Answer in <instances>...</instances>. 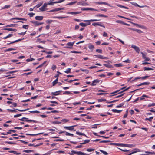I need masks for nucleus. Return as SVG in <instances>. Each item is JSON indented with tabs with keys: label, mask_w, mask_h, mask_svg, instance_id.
<instances>
[{
	"label": "nucleus",
	"mask_w": 155,
	"mask_h": 155,
	"mask_svg": "<svg viewBox=\"0 0 155 155\" xmlns=\"http://www.w3.org/2000/svg\"><path fill=\"white\" fill-rule=\"evenodd\" d=\"M153 70V69L151 68L144 67V71L151 70Z\"/></svg>",
	"instance_id": "39"
},
{
	"label": "nucleus",
	"mask_w": 155,
	"mask_h": 155,
	"mask_svg": "<svg viewBox=\"0 0 155 155\" xmlns=\"http://www.w3.org/2000/svg\"><path fill=\"white\" fill-rule=\"evenodd\" d=\"M112 111L114 112L120 113L122 111V110H118L117 109H112Z\"/></svg>",
	"instance_id": "33"
},
{
	"label": "nucleus",
	"mask_w": 155,
	"mask_h": 155,
	"mask_svg": "<svg viewBox=\"0 0 155 155\" xmlns=\"http://www.w3.org/2000/svg\"><path fill=\"white\" fill-rule=\"evenodd\" d=\"M80 151H76L74 150H72L71 151V152L72 153H73L74 154H77L78 155H80Z\"/></svg>",
	"instance_id": "32"
},
{
	"label": "nucleus",
	"mask_w": 155,
	"mask_h": 155,
	"mask_svg": "<svg viewBox=\"0 0 155 155\" xmlns=\"http://www.w3.org/2000/svg\"><path fill=\"white\" fill-rule=\"evenodd\" d=\"M63 94H71V93L69 91H66L64 92L63 93Z\"/></svg>",
	"instance_id": "63"
},
{
	"label": "nucleus",
	"mask_w": 155,
	"mask_h": 155,
	"mask_svg": "<svg viewBox=\"0 0 155 155\" xmlns=\"http://www.w3.org/2000/svg\"><path fill=\"white\" fill-rule=\"evenodd\" d=\"M131 47L132 48L134 49L138 53H139L140 50L138 47L134 45H132Z\"/></svg>",
	"instance_id": "6"
},
{
	"label": "nucleus",
	"mask_w": 155,
	"mask_h": 155,
	"mask_svg": "<svg viewBox=\"0 0 155 155\" xmlns=\"http://www.w3.org/2000/svg\"><path fill=\"white\" fill-rule=\"evenodd\" d=\"M92 25L94 26H96L97 25L100 26L105 28V26L103 25V24L100 23H94L92 24Z\"/></svg>",
	"instance_id": "10"
},
{
	"label": "nucleus",
	"mask_w": 155,
	"mask_h": 155,
	"mask_svg": "<svg viewBox=\"0 0 155 155\" xmlns=\"http://www.w3.org/2000/svg\"><path fill=\"white\" fill-rule=\"evenodd\" d=\"M99 20H100L91 19L90 20H84L83 21L84 22H87V23H85L86 25V26H87L88 25H90L91 23L90 22L96 21Z\"/></svg>",
	"instance_id": "2"
},
{
	"label": "nucleus",
	"mask_w": 155,
	"mask_h": 155,
	"mask_svg": "<svg viewBox=\"0 0 155 155\" xmlns=\"http://www.w3.org/2000/svg\"><path fill=\"white\" fill-rule=\"evenodd\" d=\"M74 42H69L67 44V45L70 46H72L74 44Z\"/></svg>",
	"instance_id": "48"
},
{
	"label": "nucleus",
	"mask_w": 155,
	"mask_h": 155,
	"mask_svg": "<svg viewBox=\"0 0 155 155\" xmlns=\"http://www.w3.org/2000/svg\"><path fill=\"white\" fill-rule=\"evenodd\" d=\"M140 150L137 148H135L134 150L131 153H130V154H128L127 155H131V154L134 153H137L138 152H140Z\"/></svg>",
	"instance_id": "9"
},
{
	"label": "nucleus",
	"mask_w": 155,
	"mask_h": 155,
	"mask_svg": "<svg viewBox=\"0 0 155 155\" xmlns=\"http://www.w3.org/2000/svg\"><path fill=\"white\" fill-rule=\"evenodd\" d=\"M94 56L101 59H104L107 58L106 57H103V56L100 55H94Z\"/></svg>",
	"instance_id": "19"
},
{
	"label": "nucleus",
	"mask_w": 155,
	"mask_h": 155,
	"mask_svg": "<svg viewBox=\"0 0 155 155\" xmlns=\"http://www.w3.org/2000/svg\"><path fill=\"white\" fill-rule=\"evenodd\" d=\"M95 16L97 17H103L105 18H107V16L103 14H102L96 15Z\"/></svg>",
	"instance_id": "29"
},
{
	"label": "nucleus",
	"mask_w": 155,
	"mask_h": 155,
	"mask_svg": "<svg viewBox=\"0 0 155 155\" xmlns=\"http://www.w3.org/2000/svg\"><path fill=\"white\" fill-rule=\"evenodd\" d=\"M35 13L31 12V13H29L28 14V15L30 17H32L35 15Z\"/></svg>",
	"instance_id": "62"
},
{
	"label": "nucleus",
	"mask_w": 155,
	"mask_h": 155,
	"mask_svg": "<svg viewBox=\"0 0 155 155\" xmlns=\"http://www.w3.org/2000/svg\"><path fill=\"white\" fill-rule=\"evenodd\" d=\"M42 144V143H40V144H38V145H34V144H30L28 145V146H33L34 147H36L38 146L39 145H41Z\"/></svg>",
	"instance_id": "51"
},
{
	"label": "nucleus",
	"mask_w": 155,
	"mask_h": 155,
	"mask_svg": "<svg viewBox=\"0 0 155 155\" xmlns=\"http://www.w3.org/2000/svg\"><path fill=\"white\" fill-rule=\"evenodd\" d=\"M76 125H74L71 126H64V128L66 129L69 130L70 131L73 130L74 131H75V130H74V127H76Z\"/></svg>",
	"instance_id": "4"
},
{
	"label": "nucleus",
	"mask_w": 155,
	"mask_h": 155,
	"mask_svg": "<svg viewBox=\"0 0 155 155\" xmlns=\"http://www.w3.org/2000/svg\"><path fill=\"white\" fill-rule=\"evenodd\" d=\"M110 145H116V146H121L123 147V144L118 143H112L110 144Z\"/></svg>",
	"instance_id": "28"
},
{
	"label": "nucleus",
	"mask_w": 155,
	"mask_h": 155,
	"mask_svg": "<svg viewBox=\"0 0 155 155\" xmlns=\"http://www.w3.org/2000/svg\"><path fill=\"white\" fill-rule=\"evenodd\" d=\"M134 146L133 145L127 144H123V147H134Z\"/></svg>",
	"instance_id": "35"
},
{
	"label": "nucleus",
	"mask_w": 155,
	"mask_h": 155,
	"mask_svg": "<svg viewBox=\"0 0 155 155\" xmlns=\"http://www.w3.org/2000/svg\"><path fill=\"white\" fill-rule=\"evenodd\" d=\"M94 149L88 148L87 149V151L88 152H91L94 150Z\"/></svg>",
	"instance_id": "59"
},
{
	"label": "nucleus",
	"mask_w": 155,
	"mask_h": 155,
	"mask_svg": "<svg viewBox=\"0 0 155 155\" xmlns=\"http://www.w3.org/2000/svg\"><path fill=\"white\" fill-rule=\"evenodd\" d=\"M65 135L66 136H74V134H73L70 133L66 131L65 132Z\"/></svg>",
	"instance_id": "45"
},
{
	"label": "nucleus",
	"mask_w": 155,
	"mask_h": 155,
	"mask_svg": "<svg viewBox=\"0 0 155 155\" xmlns=\"http://www.w3.org/2000/svg\"><path fill=\"white\" fill-rule=\"evenodd\" d=\"M62 92V91H58L55 92H52L51 94L52 95L54 96H56L59 94V93Z\"/></svg>",
	"instance_id": "13"
},
{
	"label": "nucleus",
	"mask_w": 155,
	"mask_h": 155,
	"mask_svg": "<svg viewBox=\"0 0 155 155\" xmlns=\"http://www.w3.org/2000/svg\"><path fill=\"white\" fill-rule=\"evenodd\" d=\"M34 150H24L23 151V152L27 153H29L31 152H34Z\"/></svg>",
	"instance_id": "36"
},
{
	"label": "nucleus",
	"mask_w": 155,
	"mask_h": 155,
	"mask_svg": "<svg viewBox=\"0 0 155 155\" xmlns=\"http://www.w3.org/2000/svg\"><path fill=\"white\" fill-rule=\"evenodd\" d=\"M16 25L15 24H11L6 26V27H15Z\"/></svg>",
	"instance_id": "40"
},
{
	"label": "nucleus",
	"mask_w": 155,
	"mask_h": 155,
	"mask_svg": "<svg viewBox=\"0 0 155 155\" xmlns=\"http://www.w3.org/2000/svg\"><path fill=\"white\" fill-rule=\"evenodd\" d=\"M5 142L6 143H7V144H16V143L15 142H9V141H5Z\"/></svg>",
	"instance_id": "53"
},
{
	"label": "nucleus",
	"mask_w": 155,
	"mask_h": 155,
	"mask_svg": "<svg viewBox=\"0 0 155 155\" xmlns=\"http://www.w3.org/2000/svg\"><path fill=\"white\" fill-rule=\"evenodd\" d=\"M150 84V83L148 82H145L142 83H141L140 84L137 85V86L139 87L140 86H142V85H148Z\"/></svg>",
	"instance_id": "18"
},
{
	"label": "nucleus",
	"mask_w": 155,
	"mask_h": 155,
	"mask_svg": "<svg viewBox=\"0 0 155 155\" xmlns=\"http://www.w3.org/2000/svg\"><path fill=\"white\" fill-rule=\"evenodd\" d=\"M23 39V38L18 39V40H15V41H14L11 42H10V43H7V44L8 45H10V44H13V43H15V42H18V41H20L22 40Z\"/></svg>",
	"instance_id": "25"
},
{
	"label": "nucleus",
	"mask_w": 155,
	"mask_h": 155,
	"mask_svg": "<svg viewBox=\"0 0 155 155\" xmlns=\"http://www.w3.org/2000/svg\"><path fill=\"white\" fill-rule=\"evenodd\" d=\"M29 110V108H28L27 109H25V110H19V109H17L16 110H11V109H7V110L8 111L11 112H16V110H18L19 111L22 112V111H26L27 110Z\"/></svg>",
	"instance_id": "3"
},
{
	"label": "nucleus",
	"mask_w": 155,
	"mask_h": 155,
	"mask_svg": "<svg viewBox=\"0 0 155 155\" xmlns=\"http://www.w3.org/2000/svg\"><path fill=\"white\" fill-rule=\"evenodd\" d=\"M16 50V49L15 48H8V49L5 50V51L7 52V51H11L12 50Z\"/></svg>",
	"instance_id": "46"
},
{
	"label": "nucleus",
	"mask_w": 155,
	"mask_h": 155,
	"mask_svg": "<svg viewBox=\"0 0 155 155\" xmlns=\"http://www.w3.org/2000/svg\"><path fill=\"white\" fill-rule=\"evenodd\" d=\"M4 29L10 31H13L14 32H16L17 31V29H13L12 28H5Z\"/></svg>",
	"instance_id": "24"
},
{
	"label": "nucleus",
	"mask_w": 155,
	"mask_h": 155,
	"mask_svg": "<svg viewBox=\"0 0 155 155\" xmlns=\"http://www.w3.org/2000/svg\"><path fill=\"white\" fill-rule=\"evenodd\" d=\"M80 70L82 71L85 72L86 74H87L89 73V71L86 69H83L81 68L80 69Z\"/></svg>",
	"instance_id": "34"
},
{
	"label": "nucleus",
	"mask_w": 155,
	"mask_h": 155,
	"mask_svg": "<svg viewBox=\"0 0 155 155\" xmlns=\"http://www.w3.org/2000/svg\"><path fill=\"white\" fill-rule=\"evenodd\" d=\"M11 7L10 5H5L4 6L2 7V9H8L9 8Z\"/></svg>",
	"instance_id": "37"
},
{
	"label": "nucleus",
	"mask_w": 155,
	"mask_h": 155,
	"mask_svg": "<svg viewBox=\"0 0 155 155\" xmlns=\"http://www.w3.org/2000/svg\"><path fill=\"white\" fill-rule=\"evenodd\" d=\"M32 22L36 26L39 25V21H32Z\"/></svg>",
	"instance_id": "38"
},
{
	"label": "nucleus",
	"mask_w": 155,
	"mask_h": 155,
	"mask_svg": "<svg viewBox=\"0 0 155 155\" xmlns=\"http://www.w3.org/2000/svg\"><path fill=\"white\" fill-rule=\"evenodd\" d=\"M11 131H12L13 132L15 133L16 132V131L14 130H9L8 131L6 134L4 133H2L1 134L5 135H7L8 134H11Z\"/></svg>",
	"instance_id": "11"
},
{
	"label": "nucleus",
	"mask_w": 155,
	"mask_h": 155,
	"mask_svg": "<svg viewBox=\"0 0 155 155\" xmlns=\"http://www.w3.org/2000/svg\"><path fill=\"white\" fill-rule=\"evenodd\" d=\"M58 83V78H57L54 81L52 82L53 86L55 85L56 84Z\"/></svg>",
	"instance_id": "30"
},
{
	"label": "nucleus",
	"mask_w": 155,
	"mask_h": 155,
	"mask_svg": "<svg viewBox=\"0 0 155 155\" xmlns=\"http://www.w3.org/2000/svg\"><path fill=\"white\" fill-rule=\"evenodd\" d=\"M115 5L121 8H123L127 9H129V8L127 7L121 5L119 4H116Z\"/></svg>",
	"instance_id": "15"
},
{
	"label": "nucleus",
	"mask_w": 155,
	"mask_h": 155,
	"mask_svg": "<svg viewBox=\"0 0 155 155\" xmlns=\"http://www.w3.org/2000/svg\"><path fill=\"white\" fill-rule=\"evenodd\" d=\"M130 3L132 5H134L135 6H137V7L139 6V5L137 4L136 3L130 2Z\"/></svg>",
	"instance_id": "57"
},
{
	"label": "nucleus",
	"mask_w": 155,
	"mask_h": 155,
	"mask_svg": "<svg viewBox=\"0 0 155 155\" xmlns=\"http://www.w3.org/2000/svg\"><path fill=\"white\" fill-rule=\"evenodd\" d=\"M43 133H38L37 134H25L27 135H30V136H36L39 135L41 134H43Z\"/></svg>",
	"instance_id": "26"
},
{
	"label": "nucleus",
	"mask_w": 155,
	"mask_h": 155,
	"mask_svg": "<svg viewBox=\"0 0 155 155\" xmlns=\"http://www.w3.org/2000/svg\"><path fill=\"white\" fill-rule=\"evenodd\" d=\"M47 4L45 3L43 6L41 8H39L40 10L41 11H44L47 10Z\"/></svg>",
	"instance_id": "5"
},
{
	"label": "nucleus",
	"mask_w": 155,
	"mask_h": 155,
	"mask_svg": "<svg viewBox=\"0 0 155 155\" xmlns=\"http://www.w3.org/2000/svg\"><path fill=\"white\" fill-rule=\"evenodd\" d=\"M153 117H151L149 118H146L145 119L146 120H148L149 121H151L152 119L153 118Z\"/></svg>",
	"instance_id": "44"
},
{
	"label": "nucleus",
	"mask_w": 155,
	"mask_h": 155,
	"mask_svg": "<svg viewBox=\"0 0 155 155\" xmlns=\"http://www.w3.org/2000/svg\"><path fill=\"white\" fill-rule=\"evenodd\" d=\"M77 2L76 1H75V2H71L70 3H69L68 4H67V5H73L74 4H75V3H76Z\"/></svg>",
	"instance_id": "56"
},
{
	"label": "nucleus",
	"mask_w": 155,
	"mask_h": 155,
	"mask_svg": "<svg viewBox=\"0 0 155 155\" xmlns=\"http://www.w3.org/2000/svg\"><path fill=\"white\" fill-rule=\"evenodd\" d=\"M35 19L37 20L41 21L43 18V16H36L35 17Z\"/></svg>",
	"instance_id": "20"
},
{
	"label": "nucleus",
	"mask_w": 155,
	"mask_h": 155,
	"mask_svg": "<svg viewBox=\"0 0 155 155\" xmlns=\"http://www.w3.org/2000/svg\"><path fill=\"white\" fill-rule=\"evenodd\" d=\"M124 105V103H122L119 104V105L116 106V108H120L121 107Z\"/></svg>",
	"instance_id": "42"
},
{
	"label": "nucleus",
	"mask_w": 155,
	"mask_h": 155,
	"mask_svg": "<svg viewBox=\"0 0 155 155\" xmlns=\"http://www.w3.org/2000/svg\"><path fill=\"white\" fill-rule=\"evenodd\" d=\"M145 152L147 153L146 155H149V154L153 155L155 154V153L154 152H150L149 151H145Z\"/></svg>",
	"instance_id": "31"
},
{
	"label": "nucleus",
	"mask_w": 155,
	"mask_h": 155,
	"mask_svg": "<svg viewBox=\"0 0 155 155\" xmlns=\"http://www.w3.org/2000/svg\"><path fill=\"white\" fill-rule=\"evenodd\" d=\"M81 13V12H71L68 13L69 14H71L72 15H75L77 14H80Z\"/></svg>",
	"instance_id": "22"
},
{
	"label": "nucleus",
	"mask_w": 155,
	"mask_h": 155,
	"mask_svg": "<svg viewBox=\"0 0 155 155\" xmlns=\"http://www.w3.org/2000/svg\"><path fill=\"white\" fill-rule=\"evenodd\" d=\"M20 120L23 121H26L27 122H33L34 123H37L38 122L36 120H28V118L23 117L22 118L19 119Z\"/></svg>",
	"instance_id": "1"
},
{
	"label": "nucleus",
	"mask_w": 155,
	"mask_h": 155,
	"mask_svg": "<svg viewBox=\"0 0 155 155\" xmlns=\"http://www.w3.org/2000/svg\"><path fill=\"white\" fill-rule=\"evenodd\" d=\"M154 106H155V103H153L152 104H149L148 105V107H149Z\"/></svg>",
	"instance_id": "61"
},
{
	"label": "nucleus",
	"mask_w": 155,
	"mask_h": 155,
	"mask_svg": "<svg viewBox=\"0 0 155 155\" xmlns=\"http://www.w3.org/2000/svg\"><path fill=\"white\" fill-rule=\"evenodd\" d=\"M100 151L105 155H107L108 154V153L105 151H104L101 150H100Z\"/></svg>",
	"instance_id": "41"
},
{
	"label": "nucleus",
	"mask_w": 155,
	"mask_h": 155,
	"mask_svg": "<svg viewBox=\"0 0 155 155\" xmlns=\"http://www.w3.org/2000/svg\"><path fill=\"white\" fill-rule=\"evenodd\" d=\"M79 25L81 26H82V27H85V26H86V24L85 23H80V24H79Z\"/></svg>",
	"instance_id": "55"
},
{
	"label": "nucleus",
	"mask_w": 155,
	"mask_h": 155,
	"mask_svg": "<svg viewBox=\"0 0 155 155\" xmlns=\"http://www.w3.org/2000/svg\"><path fill=\"white\" fill-rule=\"evenodd\" d=\"M102 4H104V5H107L109 6L110 7H112L110 4H109L107 3V2H102Z\"/></svg>",
	"instance_id": "60"
},
{
	"label": "nucleus",
	"mask_w": 155,
	"mask_h": 155,
	"mask_svg": "<svg viewBox=\"0 0 155 155\" xmlns=\"http://www.w3.org/2000/svg\"><path fill=\"white\" fill-rule=\"evenodd\" d=\"M14 19H17V20H23V21H27V19L25 18H12L10 19V20H14Z\"/></svg>",
	"instance_id": "12"
},
{
	"label": "nucleus",
	"mask_w": 155,
	"mask_h": 155,
	"mask_svg": "<svg viewBox=\"0 0 155 155\" xmlns=\"http://www.w3.org/2000/svg\"><path fill=\"white\" fill-rule=\"evenodd\" d=\"M128 28L130 29L136 31L138 33H142V31L141 30H138L137 29H134V28Z\"/></svg>",
	"instance_id": "16"
},
{
	"label": "nucleus",
	"mask_w": 155,
	"mask_h": 155,
	"mask_svg": "<svg viewBox=\"0 0 155 155\" xmlns=\"http://www.w3.org/2000/svg\"><path fill=\"white\" fill-rule=\"evenodd\" d=\"M35 60V59L32 58H31V59H27L26 61L27 62H29L30 61H32L34 60Z\"/></svg>",
	"instance_id": "49"
},
{
	"label": "nucleus",
	"mask_w": 155,
	"mask_h": 155,
	"mask_svg": "<svg viewBox=\"0 0 155 155\" xmlns=\"http://www.w3.org/2000/svg\"><path fill=\"white\" fill-rule=\"evenodd\" d=\"M116 22L118 23L122 24H123L124 23V22L123 21L121 20H117L116 21Z\"/></svg>",
	"instance_id": "58"
},
{
	"label": "nucleus",
	"mask_w": 155,
	"mask_h": 155,
	"mask_svg": "<svg viewBox=\"0 0 155 155\" xmlns=\"http://www.w3.org/2000/svg\"><path fill=\"white\" fill-rule=\"evenodd\" d=\"M71 68H68L66 71H64V72L68 74L71 72Z\"/></svg>",
	"instance_id": "50"
},
{
	"label": "nucleus",
	"mask_w": 155,
	"mask_h": 155,
	"mask_svg": "<svg viewBox=\"0 0 155 155\" xmlns=\"http://www.w3.org/2000/svg\"><path fill=\"white\" fill-rule=\"evenodd\" d=\"M96 51L97 52L99 53H102V51L101 49H97L96 50Z\"/></svg>",
	"instance_id": "52"
},
{
	"label": "nucleus",
	"mask_w": 155,
	"mask_h": 155,
	"mask_svg": "<svg viewBox=\"0 0 155 155\" xmlns=\"http://www.w3.org/2000/svg\"><path fill=\"white\" fill-rule=\"evenodd\" d=\"M68 16H64V17H62V16H53L52 17V18H58L59 19H62L64 18H67Z\"/></svg>",
	"instance_id": "21"
},
{
	"label": "nucleus",
	"mask_w": 155,
	"mask_h": 155,
	"mask_svg": "<svg viewBox=\"0 0 155 155\" xmlns=\"http://www.w3.org/2000/svg\"><path fill=\"white\" fill-rule=\"evenodd\" d=\"M103 65L107 68H113V66L110 65L109 63L107 64H103Z\"/></svg>",
	"instance_id": "23"
},
{
	"label": "nucleus",
	"mask_w": 155,
	"mask_h": 155,
	"mask_svg": "<svg viewBox=\"0 0 155 155\" xmlns=\"http://www.w3.org/2000/svg\"><path fill=\"white\" fill-rule=\"evenodd\" d=\"M144 59H145V61H151L150 59L148 57H147Z\"/></svg>",
	"instance_id": "64"
},
{
	"label": "nucleus",
	"mask_w": 155,
	"mask_h": 155,
	"mask_svg": "<svg viewBox=\"0 0 155 155\" xmlns=\"http://www.w3.org/2000/svg\"><path fill=\"white\" fill-rule=\"evenodd\" d=\"M129 22L130 23L132 24H133V25H136V26H137L138 27H139V28H144V26L143 25H139L137 24V23H134L132 22H131V21H129Z\"/></svg>",
	"instance_id": "7"
},
{
	"label": "nucleus",
	"mask_w": 155,
	"mask_h": 155,
	"mask_svg": "<svg viewBox=\"0 0 155 155\" xmlns=\"http://www.w3.org/2000/svg\"><path fill=\"white\" fill-rule=\"evenodd\" d=\"M29 27V25H23L22 26V28L24 29H27Z\"/></svg>",
	"instance_id": "47"
},
{
	"label": "nucleus",
	"mask_w": 155,
	"mask_h": 155,
	"mask_svg": "<svg viewBox=\"0 0 155 155\" xmlns=\"http://www.w3.org/2000/svg\"><path fill=\"white\" fill-rule=\"evenodd\" d=\"M88 48L91 50V51H92L93 49L94 48V47L93 45L91 44H89L88 45Z\"/></svg>",
	"instance_id": "17"
},
{
	"label": "nucleus",
	"mask_w": 155,
	"mask_h": 155,
	"mask_svg": "<svg viewBox=\"0 0 155 155\" xmlns=\"http://www.w3.org/2000/svg\"><path fill=\"white\" fill-rule=\"evenodd\" d=\"M99 82L100 80L98 79L94 80L92 81V83L91 85L92 86L96 85V84L99 83Z\"/></svg>",
	"instance_id": "8"
},
{
	"label": "nucleus",
	"mask_w": 155,
	"mask_h": 155,
	"mask_svg": "<svg viewBox=\"0 0 155 155\" xmlns=\"http://www.w3.org/2000/svg\"><path fill=\"white\" fill-rule=\"evenodd\" d=\"M114 66L116 67H120L123 66V65L121 63H119V64H114Z\"/></svg>",
	"instance_id": "43"
},
{
	"label": "nucleus",
	"mask_w": 155,
	"mask_h": 155,
	"mask_svg": "<svg viewBox=\"0 0 155 155\" xmlns=\"http://www.w3.org/2000/svg\"><path fill=\"white\" fill-rule=\"evenodd\" d=\"M43 3V2H41L37 4L36 6L34 7V8H35V7H37V8H38L39 7L41 6Z\"/></svg>",
	"instance_id": "27"
},
{
	"label": "nucleus",
	"mask_w": 155,
	"mask_h": 155,
	"mask_svg": "<svg viewBox=\"0 0 155 155\" xmlns=\"http://www.w3.org/2000/svg\"><path fill=\"white\" fill-rule=\"evenodd\" d=\"M52 123L53 124H60L61 123V122L58 121H55L52 122Z\"/></svg>",
	"instance_id": "54"
},
{
	"label": "nucleus",
	"mask_w": 155,
	"mask_h": 155,
	"mask_svg": "<svg viewBox=\"0 0 155 155\" xmlns=\"http://www.w3.org/2000/svg\"><path fill=\"white\" fill-rule=\"evenodd\" d=\"M64 8H56L54 9H53V10H51L49 12H56V11H58L60 10H63Z\"/></svg>",
	"instance_id": "14"
}]
</instances>
